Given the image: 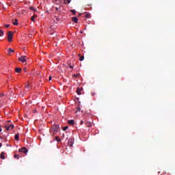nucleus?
Returning a JSON list of instances; mask_svg holds the SVG:
<instances>
[{
    "label": "nucleus",
    "mask_w": 175,
    "mask_h": 175,
    "mask_svg": "<svg viewBox=\"0 0 175 175\" xmlns=\"http://www.w3.org/2000/svg\"><path fill=\"white\" fill-rule=\"evenodd\" d=\"M15 71L17 73H21L22 72V68H16Z\"/></svg>",
    "instance_id": "10"
},
{
    "label": "nucleus",
    "mask_w": 175,
    "mask_h": 175,
    "mask_svg": "<svg viewBox=\"0 0 175 175\" xmlns=\"http://www.w3.org/2000/svg\"><path fill=\"white\" fill-rule=\"evenodd\" d=\"M80 124H81V125H83V120H81V121L80 122Z\"/></svg>",
    "instance_id": "28"
},
{
    "label": "nucleus",
    "mask_w": 175,
    "mask_h": 175,
    "mask_svg": "<svg viewBox=\"0 0 175 175\" xmlns=\"http://www.w3.org/2000/svg\"><path fill=\"white\" fill-rule=\"evenodd\" d=\"M96 94L95 93H92V96H94Z\"/></svg>",
    "instance_id": "31"
},
{
    "label": "nucleus",
    "mask_w": 175,
    "mask_h": 175,
    "mask_svg": "<svg viewBox=\"0 0 175 175\" xmlns=\"http://www.w3.org/2000/svg\"><path fill=\"white\" fill-rule=\"evenodd\" d=\"M5 128L7 131H12L14 129V124L5 125Z\"/></svg>",
    "instance_id": "3"
},
{
    "label": "nucleus",
    "mask_w": 175,
    "mask_h": 175,
    "mask_svg": "<svg viewBox=\"0 0 175 175\" xmlns=\"http://www.w3.org/2000/svg\"><path fill=\"white\" fill-rule=\"evenodd\" d=\"M0 158H1V159H5V152H1V157H0Z\"/></svg>",
    "instance_id": "13"
},
{
    "label": "nucleus",
    "mask_w": 175,
    "mask_h": 175,
    "mask_svg": "<svg viewBox=\"0 0 175 175\" xmlns=\"http://www.w3.org/2000/svg\"><path fill=\"white\" fill-rule=\"evenodd\" d=\"M55 140L58 142H61V139H59V137L58 136L55 137Z\"/></svg>",
    "instance_id": "16"
},
{
    "label": "nucleus",
    "mask_w": 175,
    "mask_h": 175,
    "mask_svg": "<svg viewBox=\"0 0 175 175\" xmlns=\"http://www.w3.org/2000/svg\"><path fill=\"white\" fill-rule=\"evenodd\" d=\"M4 32L2 30H0V36H3Z\"/></svg>",
    "instance_id": "21"
},
{
    "label": "nucleus",
    "mask_w": 175,
    "mask_h": 175,
    "mask_svg": "<svg viewBox=\"0 0 175 175\" xmlns=\"http://www.w3.org/2000/svg\"><path fill=\"white\" fill-rule=\"evenodd\" d=\"M55 133H53V135H54Z\"/></svg>",
    "instance_id": "38"
},
{
    "label": "nucleus",
    "mask_w": 175,
    "mask_h": 175,
    "mask_svg": "<svg viewBox=\"0 0 175 175\" xmlns=\"http://www.w3.org/2000/svg\"><path fill=\"white\" fill-rule=\"evenodd\" d=\"M29 10H31V11H33V12H36L37 11V10L34 9L33 7H30Z\"/></svg>",
    "instance_id": "14"
},
{
    "label": "nucleus",
    "mask_w": 175,
    "mask_h": 175,
    "mask_svg": "<svg viewBox=\"0 0 175 175\" xmlns=\"http://www.w3.org/2000/svg\"><path fill=\"white\" fill-rule=\"evenodd\" d=\"M36 111H34L33 113H36Z\"/></svg>",
    "instance_id": "37"
},
{
    "label": "nucleus",
    "mask_w": 175,
    "mask_h": 175,
    "mask_svg": "<svg viewBox=\"0 0 175 175\" xmlns=\"http://www.w3.org/2000/svg\"><path fill=\"white\" fill-rule=\"evenodd\" d=\"M67 123L68 124V125H74L75 124V120H70L67 122Z\"/></svg>",
    "instance_id": "8"
},
{
    "label": "nucleus",
    "mask_w": 175,
    "mask_h": 175,
    "mask_svg": "<svg viewBox=\"0 0 175 175\" xmlns=\"http://www.w3.org/2000/svg\"><path fill=\"white\" fill-rule=\"evenodd\" d=\"M13 32L12 31H8V42H12V39H13Z\"/></svg>",
    "instance_id": "2"
},
{
    "label": "nucleus",
    "mask_w": 175,
    "mask_h": 175,
    "mask_svg": "<svg viewBox=\"0 0 175 175\" xmlns=\"http://www.w3.org/2000/svg\"><path fill=\"white\" fill-rule=\"evenodd\" d=\"M74 144V139L72 137H70L68 139V146L69 147H72Z\"/></svg>",
    "instance_id": "5"
},
{
    "label": "nucleus",
    "mask_w": 175,
    "mask_h": 175,
    "mask_svg": "<svg viewBox=\"0 0 175 175\" xmlns=\"http://www.w3.org/2000/svg\"><path fill=\"white\" fill-rule=\"evenodd\" d=\"M18 61L21 62L23 63L26 62V61H27V56H25V55L21 56V57L18 58Z\"/></svg>",
    "instance_id": "4"
},
{
    "label": "nucleus",
    "mask_w": 175,
    "mask_h": 175,
    "mask_svg": "<svg viewBox=\"0 0 175 175\" xmlns=\"http://www.w3.org/2000/svg\"><path fill=\"white\" fill-rule=\"evenodd\" d=\"M2 131V129L1 128H0V133Z\"/></svg>",
    "instance_id": "33"
},
{
    "label": "nucleus",
    "mask_w": 175,
    "mask_h": 175,
    "mask_svg": "<svg viewBox=\"0 0 175 175\" xmlns=\"http://www.w3.org/2000/svg\"><path fill=\"white\" fill-rule=\"evenodd\" d=\"M70 12H72L74 15H76V10H71Z\"/></svg>",
    "instance_id": "18"
},
{
    "label": "nucleus",
    "mask_w": 175,
    "mask_h": 175,
    "mask_svg": "<svg viewBox=\"0 0 175 175\" xmlns=\"http://www.w3.org/2000/svg\"><path fill=\"white\" fill-rule=\"evenodd\" d=\"M19 152H23L24 154L28 153V149L27 148H21L19 149Z\"/></svg>",
    "instance_id": "6"
},
{
    "label": "nucleus",
    "mask_w": 175,
    "mask_h": 175,
    "mask_svg": "<svg viewBox=\"0 0 175 175\" xmlns=\"http://www.w3.org/2000/svg\"><path fill=\"white\" fill-rule=\"evenodd\" d=\"M85 17L87 18H90L91 16L90 14H86L85 15Z\"/></svg>",
    "instance_id": "19"
},
{
    "label": "nucleus",
    "mask_w": 175,
    "mask_h": 175,
    "mask_svg": "<svg viewBox=\"0 0 175 175\" xmlns=\"http://www.w3.org/2000/svg\"><path fill=\"white\" fill-rule=\"evenodd\" d=\"M23 71H24L25 72H27V68H23Z\"/></svg>",
    "instance_id": "25"
},
{
    "label": "nucleus",
    "mask_w": 175,
    "mask_h": 175,
    "mask_svg": "<svg viewBox=\"0 0 175 175\" xmlns=\"http://www.w3.org/2000/svg\"><path fill=\"white\" fill-rule=\"evenodd\" d=\"M10 25H5V27L6 28L10 27Z\"/></svg>",
    "instance_id": "27"
},
{
    "label": "nucleus",
    "mask_w": 175,
    "mask_h": 175,
    "mask_svg": "<svg viewBox=\"0 0 175 175\" xmlns=\"http://www.w3.org/2000/svg\"><path fill=\"white\" fill-rule=\"evenodd\" d=\"M68 129V126L63 127V131H66Z\"/></svg>",
    "instance_id": "17"
},
{
    "label": "nucleus",
    "mask_w": 175,
    "mask_h": 175,
    "mask_svg": "<svg viewBox=\"0 0 175 175\" xmlns=\"http://www.w3.org/2000/svg\"><path fill=\"white\" fill-rule=\"evenodd\" d=\"M52 79V77H49V81Z\"/></svg>",
    "instance_id": "30"
},
{
    "label": "nucleus",
    "mask_w": 175,
    "mask_h": 175,
    "mask_svg": "<svg viewBox=\"0 0 175 175\" xmlns=\"http://www.w3.org/2000/svg\"><path fill=\"white\" fill-rule=\"evenodd\" d=\"M83 60H84V56H81L80 58H79V61L82 62Z\"/></svg>",
    "instance_id": "20"
},
{
    "label": "nucleus",
    "mask_w": 175,
    "mask_h": 175,
    "mask_svg": "<svg viewBox=\"0 0 175 175\" xmlns=\"http://www.w3.org/2000/svg\"><path fill=\"white\" fill-rule=\"evenodd\" d=\"M2 146V144L0 143V148Z\"/></svg>",
    "instance_id": "34"
},
{
    "label": "nucleus",
    "mask_w": 175,
    "mask_h": 175,
    "mask_svg": "<svg viewBox=\"0 0 175 175\" xmlns=\"http://www.w3.org/2000/svg\"><path fill=\"white\" fill-rule=\"evenodd\" d=\"M14 157L16 159H19V155L18 154H14Z\"/></svg>",
    "instance_id": "23"
},
{
    "label": "nucleus",
    "mask_w": 175,
    "mask_h": 175,
    "mask_svg": "<svg viewBox=\"0 0 175 175\" xmlns=\"http://www.w3.org/2000/svg\"><path fill=\"white\" fill-rule=\"evenodd\" d=\"M25 88H29V84L26 85H25Z\"/></svg>",
    "instance_id": "26"
},
{
    "label": "nucleus",
    "mask_w": 175,
    "mask_h": 175,
    "mask_svg": "<svg viewBox=\"0 0 175 175\" xmlns=\"http://www.w3.org/2000/svg\"><path fill=\"white\" fill-rule=\"evenodd\" d=\"M14 50H13L11 48L8 49V55H11L12 53H14Z\"/></svg>",
    "instance_id": "11"
},
{
    "label": "nucleus",
    "mask_w": 175,
    "mask_h": 175,
    "mask_svg": "<svg viewBox=\"0 0 175 175\" xmlns=\"http://www.w3.org/2000/svg\"><path fill=\"white\" fill-rule=\"evenodd\" d=\"M35 17H37V16H33L31 18V20L33 22L35 21V19H34Z\"/></svg>",
    "instance_id": "22"
},
{
    "label": "nucleus",
    "mask_w": 175,
    "mask_h": 175,
    "mask_svg": "<svg viewBox=\"0 0 175 175\" xmlns=\"http://www.w3.org/2000/svg\"><path fill=\"white\" fill-rule=\"evenodd\" d=\"M79 77V75H77V74H74V75H72V77L75 78H77Z\"/></svg>",
    "instance_id": "24"
},
{
    "label": "nucleus",
    "mask_w": 175,
    "mask_h": 175,
    "mask_svg": "<svg viewBox=\"0 0 175 175\" xmlns=\"http://www.w3.org/2000/svg\"><path fill=\"white\" fill-rule=\"evenodd\" d=\"M72 21L75 23H78V18L77 17H72L71 18Z\"/></svg>",
    "instance_id": "9"
},
{
    "label": "nucleus",
    "mask_w": 175,
    "mask_h": 175,
    "mask_svg": "<svg viewBox=\"0 0 175 175\" xmlns=\"http://www.w3.org/2000/svg\"><path fill=\"white\" fill-rule=\"evenodd\" d=\"M59 131V126L58 124L53 126L51 129L50 132L52 133H58Z\"/></svg>",
    "instance_id": "1"
},
{
    "label": "nucleus",
    "mask_w": 175,
    "mask_h": 175,
    "mask_svg": "<svg viewBox=\"0 0 175 175\" xmlns=\"http://www.w3.org/2000/svg\"><path fill=\"white\" fill-rule=\"evenodd\" d=\"M10 78H11V76H8V79H10Z\"/></svg>",
    "instance_id": "32"
},
{
    "label": "nucleus",
    "mask_w": 175,
    "mask_h": 175,
    "mask_svg": "<svg viewBox=\"0 0 175 175\" xmlns=\"http://www.w3.org/2000/svg\"><path fill=\"white\" fill-rule=\"evenodd\" d=\"M19 137H20V135H19L18 133H17V134H16V135H14V139H15L16 141H18Z\"/></svg>",
    "instance_id": "12"
},
{
    "label": "nucleus",
    "mask_w": 175,
    "mask_h": 175,
    "mask_svg": "<svg viewBox=\"0 0 175 175\" xmlns=\"http://www.w3.org/2000/svg\"><path fill=\"white\" fill-rule=\"evenodd\" d=\"M81 113H82V114H83V113H84L83 111H81Z\"/></svg>",
    "instance_id": "36"
},
{
    "label": "nucleus",
    "mask_w": 175,
    "mask_h": 175,
    "mask_svg": "<svg viewBox=\"0 0 175 175\" xmlns=\"http://www.w3.org/2000/svg\"><path fill=\"white\" fill-rule=\"evenodd\" d=\"M18 19H15V22H13V25H18Z\"/></svg>",
    "instance_id": "15"
},
{
    "label": "nucleus",
    "mask_w": 175,
    "mask_h": 175,
    "mask_svg": "<svg viewBox=\"0 0 175 175\" xmlns=\"http://www.w3.org/2000/svg\"><path fill=\"white\" fill-rule=\"evenodd\" d=\"M70 69H73V66H70Z\"/></svg>",
    "instance_id": "29"
},
{
    "label": "nucleus",
    "mask_w": 175,
    "mask_h": 175,
    "mask_svg": "<svg viewBox=\"0 0 175 175\" xmlns=\"http://www.w3.org/2000/svg\"><path fill=\"white\" fill-rule=\"evenodd\" d=\"M68 64H70V61H68Z\"/></svg>",
    "instance_id": "35"
},
{
    "label": "nucleus",
    "mask_w": 175,
    "mask_h": 175,
    "mask_svg": "<svg viewBox=\"0 0 175 175\" xmlns=\"http://www.w3.org/2000/svg\"><path fill=\"white\" fill-rule=\"evenodd\" d=\"M82 91H83V88H77V94L81 95Z\"/></svg>",
    "instance_id": "7"
}]
</instances>
